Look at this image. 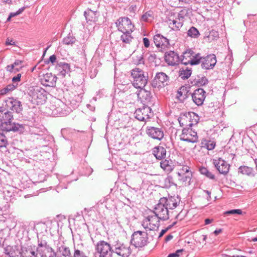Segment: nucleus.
Instances as JSON below:
<instances>
[{"label":"nucleus","mask_w":257,"mask_h":257,"mask_svg":"<svg viewBox=\"0 0 257 257\" xmlns=\"http://www.w3.org/2000/svg\"><path fill=\"white\" fill-rule=\"evenodd\" d=\"M28 95L29 100L34 104H42L45 102L47 99L46 91L39 86L30 87Z\"/></svg>","instance_id":"1"},{"label":"nucleus","mask_w":257,"mask_h":257,"mask_svg":"<svg viewBox=\"0 0 257 257\" xmlns=\"http://www.w3.org/2000/svg\"><path fill=\"white\" fill-rule=\"evenodd\" d=\"M131 76L133 85L136 88H143L148 82L147 76L145 75L144 71L139 68L132 70Z\"/></svg>","instance_id":"2"},{"label":"nucleus","mask_w":257,"mask_h":257,"mask_svg":"<svg viewBox=\"0 0 257 257\" xmlns=\"http://www.w3.org/2000/svg\"><path fill=\"white\" fill-rule=\"evenodd\" d=\"M178 120L181 126L190 127L197 124L199 118L198 115L193 112H185L180 114Z\"/></svg>","instance_id":"3"},{"label":"nucleus","mask_w":257,"mask_h":257,"mask_svg":"<svg viewBox=\"0 0 257 257\" xmlns=\"http://www.w3.org/2000/svg\"><path fill=\"white\" fill-rule=\"evenodd\" d=\"M150 212L154 214L160 220L162 221L168 220L170 214L173 213V211H169L160 199L155 206L153 210H150Z\"/></svg>","instance_id":"4"},{"label":"nucleus","mask_w":257,"mask_h":257,"mask_svg":"<svg viewBox=\"0 0 257 257\" xmlns=\"http://www.w3.org/2000/svg\"><path fill=\"white\" fill-rule=\"evenodd\" d=\"M169 211L178 212L176 210H180V198L178 196H170L162 197L160 199Z\"/></svg>","instance_id":"5"},{"label":"nucleus","mask_w":257,"mask_h":257,"mask_svg":"<svg viewBox=\"0 0 257 257\" xmlns=\"http://www.w3.org/2000/svg\"><path fill=\"white\" fill-rule=\"evenodd\" d=\"M96 252L99 257H112L113 246L111 247L108 242L101 240L98 241L95 246Z\"/></svg>","instance_id":"6"},{"label":"nucleus","mask_w":257,"mask_h":257,"mask_svg":"<svg viewBox=\"0 0 257 257\" xmlns=\"http://www.w3.org/2000/svg\"><path fill=\"white\" fill-rule=\"evenodd\" d=\"M160 220L154 214H151L145 217L142 222V225L145 229H159Z\"/></svg>","instance_id":"7"},{"label":"nucleus","mask_w":257,"mask_h":257,"mask_svg":"<svg viewBox=\"0 0 257 257\" xmlns=\"http://www.w3.org/2000/svg\"><path fill=\"white\" fill-rule=\"evenodd\" d=\"M148 237L145 233L141 231L135 232L132 236L131 243L136 247H142L148 242Z\"/></svg>","instance_id":"8"},{"label":"nucleus","mask_w":257,"mask_h":257,"mask_svg":"<svg viewBox=\"0 0 257 257\" xmlns=\"http://www.w3.org/2000/svg\"><path fill=\"white\" fill-rule=\"evenodd\" d=\"M115 24L118 30L122 33L132 32L134 31V26L127 17L119 18Z\"/></svg>","instance_id":"9"},{"label":"nucleus","mask_w":257,"mask_h":257,"mask_svg":"<svg viewBox=\"0 0 257 257\" xmlns=\"http://www.w3.org/2000/svg\"><path fill=\"white\" fill-rule=\"evenodd\" d=\"M13 119L12 112L4 107H0V131H3Z\"/></svg>","instance_id":"10"},{"label":"nucleus","mask_w":257,"mask_h":257,"mask_svg":"<svg viewBox=\"0 0 257 257\" xmlns=\"http://www.w3.org/2000/svg\"><path fill=\"white\" fill-rule=\"evenodd\" d=\"M130 245L128 243L116 241L113 245V252L122 257H128L131 253Z\"/></svg>","instance_id":"11"},{"label":"nucleus","mask_w":257,"mask_h":257,"mask_svg":"<svg viewBox=\"0 0 257 257\" xmlns=\"http://www.w3.org/2000/svg\"><path fill=\"white\" fill-rule=\"evenodd\" d=\"M180 138L181 141L192 143L197 142L198 139L197 132L193 130L191 127H184Z\"/></svg>","instance_id":"12"},{"label":"nucleus","mask_w":257,"mask_h":257,"mask_svg":"<svg viewBox=\"0 0 257 257\" xmlns=\"http://www.w3.org/2000/svg\"><path fill=\"white\" fill-rule=\"evenodd\" d=\"M153 112L151 107L146 105L142 108H139L135 111L134 116L136 118L140 121H146L149 119Z\"/></svg>","instance_id":"13"},{"label":"nucleus","mask_w":257,"mask_h":257,"mask_svg":"<svg viewBox=\"0 0 257 257\" xmlns=\"http://www.w3.org/2000/svg\"><path fill=\"white\" fill-rule=\"evenodd\" d=\"M5 107L7 109L20 113L23 109L21 102L13 97H9L5 101Z\"/></svg>","instance_id":"14"},{"label":"nucleus","mask_w":257,"mask_h":257,"mask_svg":"<svg viewBox=\"0 0 257 257\" xmlns=\"http://www.w3.org/2000/svg\"><path fill=\"white\" fill-rule=\"evenodd\" d=\"M5 107L7 109L20 113L23 109L21 102L13 97H9L5 101Z\"/></svg>","instance_id":"15"},{"label":"nucleus","mask_w":257,"mask_h":257,"mask_svg":"<svg viewBox=\"0 0 257 257\" xmlns=\"http://www.w3.org/2000/svg\"><path fill=\"white\" fill-rule=\"evenodd\" d=\"M169 77L164 72H158L156 74L152 82V86L154 88L163 87L167 85Z\"/></svg>","instance_id":"16"},{"label":"nucleus","mask_w":257,"mask_h":257,"mask_svg":"<svg viewBox=\"0 0 257 257\" xmlns=\"http://www.w3.org/2000/svg\"><path fill=\"white\" fill-rule=\"evenodd\" d=\"M176 14L174 12H170L167 18V22L169 27L174 31L179 30L183 25L184 21L177 19L175 17Z\"/></svg>","instance_id":"17"},{"label":"nucleus","mask_w":257,"mask_h":257,"mask_svg":"<svg viewBox=\"0 0 257 257\" xmlns=\"http://www.w3.org/2000/svg\"><path fill=\"white\" fill-rule=\"evenodd\" d=\"M206 92L202 88H198L194 91L193 93H191L190 95L192 99L195 104L197 106H201L206 97Z\"/></svg>","instance_id":"18"},{"label":"nucleus","mask_w":257,"mask_h":257,"mask_svg":"<svg viewBox=\"0 0 257 257\" xmlns=\"http://www.w3.org/2000/svg\"><path fill=\"white\" fill-rule=\"evenodd\" d=\"M216 56L214 54H210L206 57H203L201 62V67L205 70L212 69L216 63Z\"/></svg>","instance_id":"19"},{"label":"nucleus","mask_w":257,"mask_h":257,"mask_svg":"<svg viewBox=\"0 0 257 257\" xmlns=\"http://www.w3.org/2000/svg\"><path fill=\"white\" fill-rule=\"evenodd\" d=\"M213 164L219 173L226 175L230 169V165L221 158L213 159Z\"/></svg>","instance_id":"20"},{"label":"nucleus","mask_w":257,"mask_h":257,"mask_svg":"<svg viewBox=\"0 0 257 257\" xmlns=\"http://www.w3.org/2000/svg\"><path fill=\"white\" fill-rule=\"evenodd\" d=\"M164 58L165 62L168 65L170 66L178 65L180 60L178 54L173 51L166 52L165 54Z\"/></svg>","instance_id":"21"},{"label":"nucleus","mask_w":257,"mask_h":257,"mask_svg":"<svg viewBox=\"0 0 257 257\" xmlns=\"http://www.w3.org/2000/svg\"><path fill=\"white\" fill-rule=\"evenodd\" d=\"M147 134L152 138L158 140H161L164 136L162 128L154 126H147L146 129Z\"/></svg>","instance_id":"22"},{"label":"nucleus","mask_w":257,"mask_h":257,"mask_svg":"<svg viewBox=\"0 0 257 257\" xmlns=\"http://www.w3.org/2000/svg\"><path fill=\"white\" fill-rule=\"evenodd\" d=\"M154 42L157 48L162 50L165 49L170 46L169 40L160 34H156L154 36Z\"/></svg>","instance_id":"23"},{"label":"nucleus","mask_w":257,"mask_h":257,"mask_svg":"<svg viewBox=\"0 0 257 257\" xmlns=\"http://www.w3.org/2000/svg\"><path fill=\"white\" fill-rule=\"evenodd\" d=\"M138 96L142 99V101L148 105L154 104V97L150 91L142 88L138 93Z\"/></svg>","instance_id":"24"},{"label":"nucleus","mask_w":257,"mask_h":257,"mask_svg":"<svg viewBox=\"0 0 257 257\" xmlns=\"http://www.w3.org/2000/svg\"><path fill=\"white\" fill-rule=\"evenodd\" d=\"M55 70L57 72V75L63 78L66 76V74L70 72V66L68 63H58L56 66Z\"/></svg>","instance_id":"25"},{"label":"nucleus","mask_w":257,"mask_h":257,"mask_svg":"<svg viewBox=\"0 0 257 257\" xmlns=\"http://www.w3.org/2000/svg\"><path fill=\"white\" fill-rule=\"evenodd\" d=\"M57 80V77L52 73H47L44 74L41 78L42 83L44 85L50 87L55 86Z\"/></svg>","instance_id":"26"},{"label":"nucleus","mask_w":257,"mask_h":257,"mask_svg":"<svg viewBox=\"0 0 257 257\" xmlns=\"http://www.w3.org/2000/svg\"><path fill=\"white\" fill-rule=\"evenodd\" d=\"M190 94L191 93L189 92L187 88L185 86H182L177 90L176 98L180 102H183Z\"/></svg>","instance_id":"27"},{"label":"nucleus","mask_w":257,"mask_h":257,"mask_svg":"<svg viewBox=\"0 0 257 257\" xmlns=\"http://www.w3.org/2000/svg\"><path fill=\"white\" fill-rule=\"evenodd\" d=\"M4 252L9 257H21V250L17 246H7L4 248Z\"/></svg>","instance_id":"28"},{"label":"nucleus","mask_w":257,"mask_h":257,"mask_svg":"<svg viewBox=\"0 0 257 257\" xmlns=\"http://www.w3.org/2000/svg\"><path fill=\"white\" fill-rule=\"evenodd\" d=\"M153 154L157 160H161L165 158L166 150L162 146H156L153 149Z\"/></svg>","instance_id":"29"},{"label":"nucleus","mask_w":257,"mask_h":257,"mask_svg":"<svg viewBox=\"0 0 257 257\" xmlns=\"http://www.w3.org/2000/svg\"><path fill=\"white\" fill-rule=\"evenodd\" d=\"M23 62L22 60H16L13 64L7 66L6 67V70L10 72H14L15 73H16L19 72L23 67L22 65Z\"/></svg>","instance_id":"30"},{"label":"nucleus","mask_w":257,"mask_h":257,"mask_svg":"<svg viewBox=\"0 0 257 257\" xmlns=\"http://www.w3.org/2000/svg\"><path fill=\"white\" fill-rule=\"evenodd\" d=\"M84 15L87 22H95L98 20V14L97 11H93L90 9H87L84 12Z\"/></svg>","instance_id":"31"},{"label":"nucleus","mask_w":257,"mask_h":257,"mask_svg":"<svg viewBox=\"0 0 257 257\" xmlns=\"http://www.w3.org/2000/svg\"><path fill=\"white\" fill-rule=\"evenodd\" d=\"M41 257H56V253L51 247H44L43 249H37Z\"/></svg>","instance_id":"32"},{"label":"nucleus","mask_w":257,"mask_h":257,"mask_svg":"<svg viewBox=\"0 0 257 257\" xmlns=\"http://www.w3.org/2000/svg\"><path fill=\"white\" fill-rule=\"evenodd\" d=\"M193 50L190 49H187L183 52L182 58L181 60V63L185 65L190 64L191 59L192 55H193Z\"/></svg>","instance_id":"33"},{"label":"nucleus","mask_w":257,"mask_h":257,"mask_svg":"<svg viewBox=\"0 0 257 257\" xmlns=\"http://www.w3.org/2000/svg\"><path fill=\"white\" fill-rule=\"evenodd\" d=\"M56 257H72L71 255L69 248L65 245H62L58 247V251Z\"/></svg>","instance_id":"34"},{"label":"nucleus","mask_w":257,"mask_h":257,"mask_svg":"<svg viewBox=\"0 0 257 257\" xmlns=\"http://www.w3.org/2000/svg\"><path fill=\"white\" fill-rule=\"evenodd\" d=\"M37 253L31 247L21 248V257H37Z\"/></svg>","instance_id":"35"},{"label":"nucleus","mask_w":257,"mask_h":257,"mask_svg":"<svg viewBox=\"0 0 257 257\" xmlns=\"http://www.w3.org/2000/svg\"><path fill=\"white\" fill-rule=\"evenodd\" d=\"M24 128V127L22 125L19 124L18 123H12V122L10 123L7 127H5V128L2 131L3 132H18L21 131L22 129Z\"/></svg>","instance_id":"36"},{"label":"nucleus","mask_w":257,"mask_h":257,"mask_svg":"<svg viewBox=\"0 0 257 257\" xmlns=\"http://www.w3.org/2000/svg\"><path fill=\"white\" fill-rule=\"evenodd\" d=\"M161 168L165 172L170 173L173 170V167L172 166V161L168 160H164L160 162Z\"/></svg>","instance_id":"37"},{"label":"nucleus","mask_w":257,"mask_h":257,"mask_svg":"<svg viewBox=\"0 0 257 257\" xmlns=\"http://www.w3.org/2000/svg\"><path fill=\"white\" fill-rule=\"evenodd\" d=\"M200 147L210 151L212 150L215 147V143L210 140L203 139L200 144Z\"/></svg>","instance_id":"38"},{"label":"nucleus","mask_w":257,"mask_h":257,"mask_svg":"<svg viewBox=\"0 0 257 257\" xmlns=\"http://www.w3.org/2000/svg\"><path fill=\"white\" fill-rule=\"evenodd\" d=\"M191 68H189L188 67H186L185 69L181 68L179 71V76L183 79L188 78L191 76Z\"/></svg>","instance_id":"39"},{"label":"nucleus","mask_w":257,"mask_h":257,"mask_svg":"<svg viewBox=\"0 0 257 257\" xmlns=\"http://www.w3.org/2000/svg\"><path fill=\"white\" fill-rule=\"evenodd\" d=\"M202 58L200 53L194 52L191 59L190 65H195L200 63Z\"/></svg>","instance_id":"40"},{"label":"nucleus","mask_w":257,"mask_h":257,"mask_svg":"<svg viewBox=\"0 0 257 257\" xmlns=\"http://www.w3.org/2000/svg\"><path fill=\"white\" fill-rule=\"evenodd\" d=\"M200 173L205 175L206 177L211 180H215V177L211 172H210L206 168L204 167H201L199 168Z\"/></svg>","instance_id":"41"},{"label":"nucleus","mask_w":257,"mask_h":257,"mask_svg":"<svg viewBox=\"0 0 257 257\" xmlns=\"http://www.w3.org/2000/svg\"><path fill=\"white\" fill-rule=\"evenodd\" d=\"M253 169L246 166H240L238 168V172L243 175L249 176L252 174Z\"/></svg>","instance_id":"42"},{"label":"nucleus","mask_w":257,"mask_h":257,"mask_svg":"<svg viewBox=\"0 0 257 257\" xmlns=\"http://www.w3.org/2000/svg\"><path fill=\"white\" fill-rule=\"evenodd\" d=\"M208 82L207 79L205 77H202L200 78L198 77L195 78L193 81L194 85H197L198 86H201L207 84Z\"/></svg>","instance_id":"43"},{"label":"nucleus","mask_w":257,"mask_h":257,"mask_svg":"<svg viewBox=\"0 0 257 257\" xmlns=\"http://www.w3.org/2000/svg\"><path fill=\"white\" fill-rule=\"evenodd\" d=\"M187 36L191 38H197L200 36V33L195 27H191L187 32Z\"/></svg>","instance_id":"44"},{"label":"nucleus","mask_w":257,"mask_h":257,"mask_svg":"<svg viewBox=\"0 0 257 257\" xmlns=\"http://www.w3.org/2000/svg\"><path fill=\"white\" fill-rule=\"evenodd\" d=\"M131 33L132 32L122 33L123 34L120 37V39L122 42L126 44L130 43L133 39V37L131 35Z\"/></svg>","instance_id":"45"},{"label":"nucleus","mask_w":257,"mask_h":257,"mask_svg":"<svg viewBox=\"0 0 257 257\" xmlns=\"http://www.w3.org/2000/svg\"><path fill=\"white\" fill-rule=\"evenodd\" d=\"M76 40L75 37L69 34L67 37H65L63 40V44L67 45H72Z\"/></svg>","instance_id":"46"},{"label":"nucleus","mask_w":257,"mask_h":257,"mask_svg":"<svg viewBox=\"0 0 257 257\" xmlns=\"http://www.w3.org/2000/svg\"><path fill=\"white\" fill-rule=\"evenodd\" d=\"M164 187L169 188L173 185H175L174 182L173 178L171 175H168L167 177L164 179Z\"/></svg>","instance_id":"47"},{"label":"nucleus","mask_w":257,"mask_h":257,"mask_svg":"<svg viewBox=\"0 0 257 257\" xmlns=\"http://www.w3.org/2000/svg\"><path fill=\"white\" fill-rule=\"evenodd\" d=\"M180 168L179 169L177 172L178 176H181L184 175V174L192 173V172L190 170L189 167L186 165L180 166Z\"/></svg>","instance_id":"48"},{"label":"nucleus","mask_w":257,"mask_h":257,"mask_svg":"<svg viewBox=\"0 0 257 257\" xmlns=\"http://www.w3.org/2000/svg\"><path fill=\"white\" fill-rule=\"evenodd\" d=\"M178 179L179 181H181L183 183H189L192 177V173H188V174H184L183 175L178 176Z\"/></svg>","instance_id":"49"},{"label":"nucleus","mask_w":257,"mask_h":257,"mask_svg":"<svg viewBox=\"0 0 257 257\" xmlns=\"http://www.w3.org/2000/svg\"><path fill=\"white\" fill-rule=\"evenodd\" d=\"M154 230L151 229H145L146 232L145 234L149 238V236L153 238L154 237L157 236V233L158 231V229H153Z\"/></svg>","instance_id":"50"},{"label":"nucleus","mask_w":257,"mask_h":257,"mask_svg":"<svg viewBox=\"0 0 257 257\" xmlns=\"http://www.w3.org/2000/svg\"><path fill=\"white\" fill-rule=\"evenodd\" d=\"M8 145V141L6 137L0 133V148L6 147Z\"/></svg>","instance_id":"51"},{"label":"nucleus","mask_w":257,"mask_h":257,"mask_svg":"<svg viewBox=\"0 0 257 257\" xmlns=\"http://www.w3.org/2000/svg\"><path fill=\"white\" fill-rule=\"evenodd\" d=\"M72 257H87L85 253L81 250L75 249L73 256Z\"/></svg>","instance_id":"52"},{"label":"nucleus","mask_w":257,"mask_h":257,"mask_svg":"<svg viewBox=\"0 0 257 257\" xmlns=\"http://www.w3.org/2000/svg\"><path fill=\"white\" fill-rule=\"evenodd\" d=\"M187 14V10L185 9L182 10L177 14V17L176 18H177V19H180V20L184 21V17Z\"/></svg>","instance_id":"53"},{"label":"nucleus","mask_w":257,"mask_h":257,"mask_svg":"<svg viewBox=\"0 0 257 257\" xmlns=\"http://www.w3.org/2000/svg\"><path fill=\"white\" fill-rule=\"evenodd\" d=\"M224 214L225 215H231V214H241L242 211L240 209H232V210L225 211L224 213Z\"/></svg>","instance_id":"54"},{"label":"nucleus","mask_w":257,"mask_h":257,"mask_svg":"<svg viewBox=\"0 0 257 257\" xmlns=\"http://www.w3.org/2000/svg\"><path fill=\"white\" fill-rule=\"evenodd\" d=\"M150 18H152V15L150 12H147L142 15L141 20L144 22H149Z\"/></svg>","instance_id":"55"},{"label":"nucleus","mask_w":257,"mask_h":257,"mask_svg":"<svg viewBox=\"0 0 257 257\" xmlns=\"http://www.w3.org/2000/svg\"><path fill=\"white\" fill-rule=\"evenodd\" d=\"M17 86H18V84H10L8 85L7 86H6V87H5L8 90V91L9 92H10L13 91L14 89H15L17 88Z\"/></svg>","instance_id":"56"},{"label":"nucleus","mask_w":257,"mask_h":257,"mask_svg":"<svg viewBox=\"0 0 257 257\" xmlns=\"http://www.w3.org/2000/svg\"><path fill=\"white\" fill-rule=\"evenodd\" d=\"M183 249H178L175 252L170 253L167 257H179L180 256V253L182 252Z\"/></svg>","instance_id":"57"},{"label":"nucleus","mask_w":257,"mask_h":257,"mask_svg":"<svg viewBox=\"0 0 257 257\" xmlns=\"http://www.w3.org/2000/svg\"><path fill=\"white\" fill-rule=\"evenodd\" d=\"M44 247H49L48 246H47V242H39L38 243V247L37 249H43Z\"/></svg>","instance_id":"58"},{"label":"nucleus","mask_w":257,"mask_h":257,"mask_svg":"<svg viewBox=\"0 0 257 257\" xmlns=\"http://www.w3.org/2000/svg\"><path fill=\"white\" fill-rule=\"evenodd\" d=\"M21 74L19 73L17 75V76L14 77L12 79V81L13 82V84H15L17 82H19L21 80Z\"/></svg>","instance_id":"59"},{"label":"nucleus","mask_w":257,"mask_h":257,"mask_svg":"<svg viewBox=\"0 0 257 257\" xmlns=\"http://www.w3.org/2000/svg\"><path fill=\"white\" fill-rule=\"evenodd\" d=\"M10 92L6 89V87H4L0 89V96H5L8 94Z\"/></svg>","instance_id":"60"},{"label":"nucleus","mask_w":257,"mask_h":257,"mask_svg":"<svg viewBox=\"0 0 257 257\" xmlns=\"http://www.w3.org/2000/svg\"><path fill=\"white\" fill-rule=\"evenodd\" d=\"M170 228L171 226H168L166 228L162 229L159 233L158 238L161 237Z\"/></svg>","instance_id":"61"},{"label":"nucleus","mask_w":257,"mask_h":257,"mask_svg":"<svg viewBox=\"0 0 257 257\" xmlns=\"http://www.w3.org/2000/svg\"><path fill=\"white\" fill-rule=\"evenodd\" d=\"M143 40V43H144L145 47H146V48L149 47L150 41H149V39H148L147 38H144Z\"/></svg>","instance_id":"62"},{"label":"nucleus","mask_w":257,"mask_h":257,"mask_svg":"<svg viewBox=\"0 0 257 257\" xmlns=\"http://www.w3.org/2000/svg\"><path fill=\"white\" fill-rule=\"evenodd\" d=\"M182 213H183V211L182 210L180 211V212L176 215V217H175L176 219L180 220H181L182 219H183V218L184 216V214L182 215Z\"/></svg>","instance_id":"63"},{"label":"nucleus","mask_w":257,"mask_h":257,"mask_svg":"<svg viewBox=\"0 0 257 257\" xmlns=\"http://www.w3.org/2000/svg\"><path fill=\"white\" fill-rule=\"evenodd\" d=\"M49 61L53 64L56 61V56L55 55H51L49 58Z\"/></svg>","instance_id":"64"}]
</instances>
